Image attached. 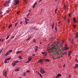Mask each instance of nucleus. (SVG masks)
<instances>
[{
    "instance_id": "obj_1",
    "label": "nucleus",
    "mask_w": 78,
    "mask_h": 78,
    "mask_svg": "<svg viewBox=\"0 0 78 78\" xmlns=\"http://www.w3.org/2000/svg\"><path fill=\"white\" fill-rule=\"evenodd\" d=\"M59 48V47L58 46V45H56V46L55 47H52L51 48V50L52 51L55 50V51L58 52V51H61V50Z\"/></svg>"
},
{
    "instance_id": "obj_2",
    "label": "nucleus",
    "mask_w": 78,
    "mask_h": 78,
    "mask_svg": "<svg viewBox=\"0 0 78 78\" xmlns=\"http://www.w3.org/2000/svg\"><path fill=\"white\" fill-rule=\"evenodd\" d=\"M14 5L15 6L16 5H17L19 4V0H14Z\"/></svg>"
},
{
    "instance_id": "obj_3",
    "label": "nucleus",
    "mask_w": 78,
    "mask_h": 78,
    "mask_svg": "<svg viewBox=\"0 0 78 78\" xmlns=\"http://www.w3.org/2000/svg\"><path fill=\"white\" fill-rule=\"evenodd\" d=\"M9 3H10V1L5 2V3L4 4V6H5V7H6V5H7V4H9Z\"/></svg>"
},
{
    "instance_id": "obj_4",
    "label": "nucleus",
    "mask_w": 78,
    "mask_h": 78,
    "mask_svg": "<svg viewBox=\"0 0 78 78\" xmlns=\"http://www.w3.org/2000/svg\"><path fill=\"white\" fill-rule=\"evenodd\" d=\"M40 72H41L42 74H44L45 73V71H44V69L41 68L40 69Z\"/></svg>"
},
{
    "instance_id": "obj_5",
    "label": "nucleus",
    "mask_w": 78,
    "mask_h": 78,
    "mask_svg": "<svg viewBox=\"0 0 78 78\" xmlns=\"http://www.w3.org/2000/svg\"><path fill=\"white\" fill-rule=\"evenodd\" d=\"M3 75H4V76L6 77V75H7V73L6 71H4L3 72Z\"/></svg>"
},
{
    "instance_id": "obj_6",
    "label": "nucleus",
    "mask_w": 78,
    "mask_h": 78,
    "mask_svg": "<svg viewBox=\"0 0 78 78\" xmlns=\"http://www.w3.org/2000/svg\"><path fill=\"white\" fill-rule=\"evenodd\" d=\"M43 62H44V61H43V60L42 59H41L38 61V62H40V63H43Z\"/></svg>"
},
{
    "instance_id": "obj_7",
    "label": "nucleus",
    "mask_w": 78,
    "mask_h": 78,
    "mask_svg": "<svg viewBox=\"0 0 78 78\" xmlns=\"http://www.w3.org/2000/svg\"><path fill=\"white\" fill-rule=\"evenodd\" d=\"M22 51H17L16 52V55H18V54H19L20 53H21Z\"/></svg>"
},
{
    "instance_id": "obj_8",
    "label": "nucleus",
    "mask_w": 78,
    "mask_h": 78,
    "mask_svg": "<svg viewBox=\"0 0 78 78\" xmlns=\"http://www.w3.org/2000/svg\"><path fill=\"white\" fill-rule=\"evenodd\" d=\"M12 65L13 66H16V63L15 62V61H14V62H12Z\"/></svg>"
},
{
    "instance_id": "obj_9",
    "label": "nucleus",
    "mask_w": 78,
    "mask_h": 78,
    "mask_svg": "<svg viewBox=\"0 0 78 78\" xmlns=\"http://www.w3.org/2000/svg\"><path fill=\"white\" fill-rule=\"evenodd\" d=\"M28 21H29V19H27V20H25V23H26V24H27Z\"/></svg>"
},
{
    "instance_id": "obj_10",
    "label": "nucleus",
    "mask_w": 78,
    "mask_h": 78,
    "mask_svg": "<svg viewBox=\"0 0 78 78\" xmlns=\"http://www.w3.org/2000/svg\"><path fill=\"white\" fill-rule=\"evenodd\" d=\"M67 49H68V48H67V47L66 46L65 47V48H63V50H67Z\"/></svg>"
},
{
    "instance_id": "obj_11",
    "label": "nucleus",
    "mask_w": 78,
    "mask_h": 78,
    "mask_svg": "<svg viewBox=\"0 0 78 78\" xmlns=\"http://www.w3.org/2000/svg\"><path fill=\"white\" fill-rule=\"evenodd\" d=\"M45 62H50V60L48 59H46L44 60Z\"/></svg>"
},
{
    "instance_id": "obj_12",
    "label": "nucleus",
    "mask_w": 78,
    "mask_h": 78,
    "mask_svg": "<svg viewBox=\"0 0 78 78\" xmlns=\"http://www.w3.org/2000/svg\"><path fill=\"white\" fill-rule=\"evenodd\" d=\"M32 58V57L31 56H29L28 57V60H30V61H31V58Z\"/></svg>"
},
{
    "instance_id": "obj_13",
    "label": "nucleus",
    "mask_w": 78,
    "mask_h": 78,
    "mask_svg": "<svg viewBox=\"0 0 78 78\" xmlns=\"http://www.w3.org/2000/svg\"><path fill=\"white\" fill-rule=\"evenodd\" d=\"M37 4V2H36L34 5L33 6V8H34V7H35V6H36V5Z\"/></svg>"
},
{
    "instance_id": "obj_14",
    "label": "nucleus",
    "mask_w": 78,
    "mask_h": 78,
    "mask_svg": "<svg viewBox=\"0 0 78 78\" xmlns=\"http://www.w3.org/2000/svg\"><path fill=\"white\" fill-rule=\"evenodd\" d=\"M57 76L59 78V76H61V74H60V73H59L58 74Z\"/></svg>"
},
{
    "instance_id": "obj_15",
    "label": "nucleus",
    "mask_w": 78,
    "mask_h": 78,
    "mask_svg": "<svg viewBox=\"0 0 78 78\" xmlns=\"http://www.w3.org/2000/svg\"><path fill=\"white\" fill-rule=\"evenodd\" d=\"M20 70L19 69H16L15 70V71L16 72H19V71Z\"/></svg>"
},
{
    "instance_id": "obj_16",
    "label": "nucleus",
    "mask_w": 78,
    "mask_h": 78,
    "mask_svg": "<svg viewBox=\"0 0 78 78\" xmlns=\"http://www.w3.org/2000/svg\"><path fill=\"white\" fill-rule=\"evenodd\" d=\"M11 58V57H10L9 58H8L7 59H5V60H7V61H9V60H10V59Z\"/></svg>"
},
{
    "instance_id": "obj_17",
    "label": "nucleus",
    "mask_w": 78,
    "mask_h": 78,
    "mask_svg": "<svg viewBox=\"0 0 78 78\" xmlns=\"http://www.w3.org/2000/svg\"><path fill=\"white\" fill-rule=\"evenodd\" d=\"M72 12H71L69 14V17H71V16H72Z\"/></svg>"
},
{
    "instance_id": "obj_18",
    "label": "nucleus",
    "mask_w": 78,
    "mask_h": 78,
    "mask_svg": "<svg viewBox=\"0 0 78 78\" xmlns=\"http://www.w3.org/2000/svg\"><path fill=\"white\" fill-rule=\"evenodd\" d=\"M74 22L75 23L76 22V19H75V18H74L73 19Z\"/></svg>"
},
{
    "instance_id": "obj_19",
    "label": "nucleus",
    "mask_w": 78,
    "mask_h": 78,
    "mask_svg": "<svg viewBox=\"0 0 78 78\" xmlns=\"http://www.w3.org/2000/svg\"><path fill=\"white\" fill-rule=\"evenodd\" d=\"M12 27V24H11L9 26V28H11Z\"/></svg>"
},
{
    "instance_id": "obj_20",
    "label": "nucleus",
    "mask_w": 78,
    "mask_h": 78,
    "mask_svg": "<svg viewBox=\"0 0 78 78\" xmlns=\"http://www.w3.org/2000/svg\"><path fill=\"white\" fill-rule=\"evenodd\" d=\"M55 31L56 32L57 31V27L55 26Z\"/></svg>"
},
{
    "instance_id": "obj_21",
    "label": "nucleus",
    "mask_w": 78,
    "mask_h": 78,
    "mask_svg": "<svg viewBox=\"0 0 78 78\" xmlns=\"http://www.w3.org/2000/svg\"><path fill=\"white\" fill-rule=\"evenodd\" d=\"M38 74L39 75H40V76H41V77H42V76L41 75V73H38Z\"/></svg>"
},
{
    "instance_id": "obj_22",
    "label": "nucleus",
    "mask_w": 78,
    "mask_h": 78,
    "mask_svg": "<svg viewBox=\"0 0 78 78\" xmlns=\"http://www.w3.org/2000/svg\"><path fill=\"white\" fill-rule=\"evenodd\" d=\"M70 42L72 43V44H73V39H72V41H71Z\"/></svg>"
},
{
    "instance_id": "obj_23",
    "label": "nucleus",
    "mask_w": 78,
    "mask_h": 78,
    "mask_svg": "<svg viewBox=\"0 0 78 78\" xmlns=\"http://www.w3.org/2000/svg\"><path fill=\"white\" fill-rule=\"evenodd\" d=\"M57 10H58V9H56L55 10V14H56V12L57 11Z\"/></svg>"
},
{
    "instance_id": "obj_24",
    "label": "nucleus",
    "mask_w": 78,
    "mask_h": 78,
    "mask_svg": "<svg viewBox=\"0 0 78 78\" xmlns=\"http://www.w3.org/2000/svg\"><path fill=\"white\" fill-rule=\"evenodd\" d=\"M19 62V61H18L17 60L15 62V63H18V62Z\"/></svg>"
},
{
    "instance_id": "obj_25",
    "label": "nucleus",
    "mask_w": 78,
    "mask_h": 78,
    "mask_svg": "<svg viewBox=\"0 0 78 78\" xmlns=\"http://www.w3.org/2000/svg\"><path fill=\"white\" fill-rule=\"evenodd\" d=\"M20 59H22V57L21 56H20L18 57Z\"/></svg>"
},
{
    "instance_id": "obj_26",
    "label": "nucleus",
    "mask_w": 78,
    "mask_h": 78,
    "mask_svg": "<svg viewBox=\"0 0 78 78\" xmlns=\"http://www.w3.org/2000/svg\"><path fill=\"white\" fill-rule=\"evenodd\" d=\"M57 44H58V45H60V44L59 43H60L59 42L57 41Z\"/></svg>"
},
{
    "instance_id": "obj_27",
    "label": "nucleus",
    "mask_w": 78,
    "mask_h": 78,
    "mask_svg": "<svg viewBox=\"0 0 78 78\" xmlns=\"http://www.w3.org/2000/svg\"><path fill=\"white\" fill-rule=\"evenodd\" d=\"M70 55H71V52H69V56H70Z\"/></svg>"
},
{
    "instance_id": "obj_28",
    "label": "nucleus",
    "mask_w": 78,
    "mask_h": 78,
    "mask_svg": "<svg viewBox=\"0 0 78 78\" xmlns=\"http://www.w3.org/2000/svg\"><path fill=\"white\" fill-rule=\"evenodd\" d=\"M18 24V23H15V27H16V26H17V25Z\"/></svg>"
},
{
    "instance_id": "obj_29",
    "label": "nucleus",
    "mask_w": 78,
    "mask_h": 78,
    "mask_svg": "<svg viewBox=\"0 0 78 78\" xmlns=\"http://www.w3.org/2000/svg\"><path fill=\"white\" fill-rule=\"evenodd\" d=\"M26 73H30V70H28L27 71H26Z\"/></svg>"
},
{
    "instance_id": "obj_30",
    "label": "nucleus",
    "mask_w": 78,
    "mask_h": 78,
    "mask_svg": "<svg viewBox=\"0 0 78 78\" xmlns=\"http://www.w3.org/2000/svg\"><path fill=\"white\" fill-rule=\"evenodd\" d=\"M78 33H77L76 35V37H78Z\"/></svg>"
},
{
    "instance_id": "obj_31",
    "label": "nucleus",
    "mask_w": 78,
    "mask_h": 78,
    "mask_svg": "<svg viewBox=\"0 0 78 78\" xmlns=\"http://www.w3.org/2000/svg\"><path fill=\"white\" fill-rule=\"evenodd\" d=\"M66 5H64V9H66Z\"/></svg>"
},
{
    "instance_id": "obj_32",
    "label": "nucleus",
    "mask_w": 78,
    "mask_h": 78,
    "mask_svg": "<svg viewBox=\"0 0 78 78\" xmlns=\"http://www.w3.org/2000/svg\"><path fill=\"white\" fill-rule=\"evenodd\" d=\"M9 53H11L12 51V50H11L9 51Z\"/></svg>"
},
{
    "instance_id": "obj_33",
    "label": "nucleus",
    "mask_w": 78,
    "mask_h": 78,
    "mask_svg": "<svg viewBox=\"0 0 78 78\" xmlns=\"http://www.w3.org/2000/svg\"><path fill=\"white\" fill-rule=\"evenodd\" d=\"M9 35H8V36H7V37L6 38V40H7V39H8V38H9Z\"/></svg>"
},
{
    "instance_id": "obj_34",
    "label": "nucleus",
    "mask_w": 78,
    "mask_h": 78,
    "mask_svg": "<svg viewBox=\"0 0 78 78\" xmlns=\"http://www.w3.org/2000/svg\"><path fill=\"white\" fill-rule=\"evenodd\" d=\"M73 27H74V28H76V26H75L74 25H73Z\"/></svg>"
},
{
    "instance_id": "obj_35",
    "label": "nucleus",
    "mask_w": 78,
    "mask_h": 78,
    "mask_svg": "<svg viewBox=\"0 0 78 78\" xmlns=\"http://www.w3.org/2000/svg\"><path fill=\"white\" fill-rule=\"evenodd\" d=\"M30 60H29L26 62V63H28V62H30Z\"/></svg>"
},
{
    "instance_id": "obj_36",
    "label": "nucleus",
    "mask_w": 78,
    "mask_h": 78,
    "mask_svg": "<svg viewBox=\"0 0 78 78\" xmlns=\"http://www.w3.org/2000/svg\"><path fill=\"white\" fill-rule=\"evenodd\" d=\"M25 74H26V72H24L23 73V75L24 76H25Z\"/></svg>"
},
{
    "instance_id": "obj_37",
    "label": "nucleus",
    "mask_w": 78,
    "mask_h": 78,
    "mask_svg": "<svg viewBox=\"0 0 78 78\" xmlns=\"http://www.w3.org/2000/svg\"><path fill=\"white\" fill-rule=\"evenodd\" d=\"M6 61H7L6 60H5V61H4L5 63H7V62Z\"/></svg>"
},
{
    "instance_id": "obj_38",
    "label": "nucleus",
    "mask_w": 78,
    "mask_h": 78,
    "mask_svg": "<svg viewBox=\"0 0 78 78\" xmlns=\"http://www.w3.org/2000/svg\"><path fill=\"white\" fill-rule=\"evenodd\" d=\"M20 12V11H17V12H16V14H19V13Z\"/></svg>"
},
{
    "instance_id": "obj_39",
    "label": "nucleus",
    "mask_w": 78,
    "mask_h": 78,
    "mask_svg": "<svg viewBox=\"0 0 78 78\" xmlns=\"http://www.w3.org/2000/svg\"><path fill=\"white\" fill-rule=\"evenodd\" d=\"M34 49H35V51H37L38 50L37 48H34Z\"/></svg>"
},
{
    "instance_id": "obj_40",
    "label": "nucleus",
    "mask_w": 78,
    "mask_h": 78,
    "mask_svg": "<svg viewBox=\"0 0 78 78\" xmlns=\"http://www.w3.org/2000/svg\"><path fill=\"white\" fill-rule=\"evenodd\" d=\"M30 13H29L28 14H27V16H29V15H30Z\"/></svg>"
},
{
    "instance_id": "obj_41",
    "label": "nucleus",
    "mask_w": 78,
    "mask_h": 78,
    "mask_svg": "<svg viewBox=\"0 0 78 78\" xmlns=\"http://www.w3.org/2000/svg\"><path fill=\"white\" fill-rule=\"evenodd\" d=\"M9 11V9L7 10L6 11V12H7V13H8L9 12V11Z\"/></svg>"
},
{
    "instance_id": "obj_42",
    "label": "nucleus",
    "mask_w": 78,
    "mask_h": 78,
    "mask_svg": "<svg viewBox=\"0 0 78 78\" xmlns=\"http://www.w3.org/2000/svg\"><path fill=\"white\" fill-rule=\"evenodd\" d=\"M33 42H36V39H34L33 40Z\"/></svg>"
},
{
    "instance_id": "obj_43",
    "label": "nucleus",
    "mask_w": 78,
    "mask_h": 78,
    "mask_svg": "<svg viewBox=\"0 0 78 78\" xmlns=\"http://www.w3.org/2000/svg\"><path fill=\"white\" fill-rule=\"evenodd\" d=\"M54 25H55V23H53V24H52V27H54Z\"/></svg>"
},
{
    "instance_id": "obj_44",
    "label": "nucleus",
    "mask_w": 78,
    "mask_h": 78,
    "mask_svg": "<svg viewBox=\"0 0 78 78\" xmlns=\"http://www.w3.org/2000/svg\"><path fill=\"white\" fill-rule=\"evenodd\" d=\"M68 23H70V20H69V19H68Z\"/></svg>"
},
{
    "instance_id": "obj_45",
    "label": "nucleus",
    "mask_w": 78,
    "mask_h": 78,
    "mask_svg": "<svg viewBox=\"0 0 78 78\" xmlns=\"http://www.w3.org/2000/svg\"><path fill=\"white\" fill-rule=\"evenodd\" d=\"M76 67H76V66H75V67L74 68V69H76Z\"/></svg>"
},
{
    "instance_id": "obj_46",
    "label": "nucleus",
    "mask_w": 78,
    "mask_h": 78,
    "mask_svg": "<svg viewBox=\"0 0 78 78\" xmlns=\"http://www.w3.org/2000/svg\"><path fill=\"white\" fill-rule=\"evenodd\" d=\"M71 76H70V75H69V76L68 77V78H71Z\"/></svg>"
},
{
    "instance_id": "obj_47",
    "label": "nucleus",
    "mask_w": 78,
    "mask_h": 78,
    "mask_svg": "<svg viewBox=\"0 0 78 78\" xmlns=\"http://www.w3.org/2000/svg\"><path fill=\"white\" fill-rule=\"evenodd\" d=\"M9 53L10 52H9V51H8L6 53V54L8 55L9 54Z\"/></svg>"
},
{
    "instance_id": "obj_48",
    "label": "nucleus",
    "mask_w": 78,
    "mask_h": 78,
    "mask_svg": "<svg viewBox=\"0 0 78 78\" xmlns=\"http://www.w3.org/2000/svg\"><path fill=\"white\" fill-rule=\"evenodd\" d=\"M2 13H3V12H0V15H1V14H2Z\"/></svg>"
},
{
    "instance_id": "obj_49",
    "label": "nucleus",
    "mask_w": 78,
    "mask_h": 78,
    "mask_svg": "<svg viewBox=\"0 0 78 78\" xmlns=\"http://www.w3.org/2000/svg\"><path fill=\"white\" fill-rule=\"evenodd\" d=\"M75 65L77 67H78V64H76Z\"/></svg>"
},
{
    "instance_id": "obj_50",
    "label": "nucleus",
    "mask_w": 78,
    "mask_h": 78,
    "mask_svg": "<svg viewBox=\"0 0 78 78\" xmlns=\"http://www.w3.org/2000/svg\"><path fill=\"white\" fill-rule=\"evenodd\" d=\"M42 54L43 55H44V54H45V52H41Z\"/></svg>"
},
{
    "instance_id": "obj_51",
    "label": "nucleus",
    "mask_w": 78,
    "mask_h": 78,
    "mask_svg": "<svg viewBox=\"0 0 78 78\" xmlns=\"http://www.w3.org/2000/svg\"><path fill=\"white\" fill-rule=\"evenodd\" d=\"M14 36H13L12 37H11V39H14Z\"/></svg>"
},
{
    "instance_id": "obj_52",
    "label": "nucleus",
    "mask_w": 78,
    "mask_h": 78,
    "mask_svg": "<svg viewBox=\"0 0 78 78\" xmlns=\"http://www.w3.org/2000/svg\"><path fill=\"white\" fill-rule=\"evenodd\" d=\"M30 39V37L28 39H27L26 40L27 41H28V40H29V39Z\"/></svg>"
},
{
    "instance_id": "obj_53",
    "label": "nucleus",
    "mask_w": 78,
    "mask_h": 78,
    "mask_svg": "<svg viewBox=\"0 0 78 78\" xmlns=\"http://www.w3.org/2000/svg\"><path fill=\"white\" fill-rule=\"evenodd\" d=\"M35 48H38V47L36 46L35 47Z\"/></svg>"
},
{
    "instance_id": "obj_54",
    "label": "nucleus",
    "mask_w": 78,
    "mask_h": 78,
    "mask_svg": "<svg viewBox=\"0 0 78 78\" xmlns=\"http://www.w3.org/2000/svg\"><path fill=\"white\" fill-rule=\"evenodd\" d=\"M22 21H21L20 23V24H22Z\"/></svg>"
},
{
    "instance_id": "obj_55",
    "label": "nucleus",
    "mask_w": 78,
    "mask_h": 78,
    "mask_svg": "<svg viewBox=\"0 0 78 78\" xmlns=\"http://www.w3.org/2000/svg\"><path fill=\"white\" fill-rule=\"evenodd\" d=\"M25 20H27V19H27V18H26V17H25Z\"/></svg>"
},
{
    "instance_id": "obj_56",
    "label": "nucleus",
    "mask_w": 78,
    "mask_h": 78,
    "mask_svg": "<svg viewBox=\"0 0 78 78\" xmlns=\"http://www.w3.org/2000/svg\"><path fill=\"white\" fill-rule=\"evenodd\" d=\"M66 16H64V20H66Z\"/></svg>"
},
{
    "instance_id": "obj_57",
    "label": "nucleus",
    "mask_w": 78,
    "mask_h": 78,
    "mask_svg": "<svg viewBox=\"0 0 78 78\" xmlns=\"http://www.w3.org/2000/svg\"><path fill=\"white\" fill-rule=\"evenodd\" d=\"M8 55L7 54V53H6V54L5 55V56H7V55Z\"/></svg>"
},
{
    "instance_id": "obj_58",
    "label": "nucleus",
    "mask_w": 78,
    "mask_h": 78,
    "mask_svg": "<svg viewBox=\"0 0 78 78\" xmlns=\"http://www.w3.org/2000/svg\"><path fill=\"white\" fill-rule=\"evenodd\" d=\"M32 55L33 56H35V54H34Z\"/></svg>"
},
{
    "instance_id": "obj_59",
    "label": "nucleus",
    "mask_w": 78,
    "mask_h": 78,
    "mask_svg": "<svg viewBox=\"0 0 78 78\" xmlns=\"http://www.w3.org/2000/svg\"><path fill=\"white\" fill-rule=\"evenodd\" d=\"M76 61L77 62H78V60L77 59H76Z\"/></svg>"
},
{
    "instance_id": "obj_60",
    "label": "nucleus",
    "mask_w": 78,
    "mask_h": 78,
    "mask_svg": "<svg viewBox=\"0 0 78 78\" xmlns=\"http://www.w3.org/2000/svg\"><path fill=\"white\" fill-rule=\"evenodd\" d=\"M65 64H64V65L63 66V67H65Z\"/></svg>"
},
{
    "instance_id": "obj_61",
    "label": "nucleus",
    "mask_w": 78,
    "mask_h": 78,
    "mask_svg": "<svg viewBox=\"0 0 78 78\" xmlns=\"http://www.w3.org/2000/svg\"><path fill=\"white\" fill-rule=\"evenodd\" d=\"M60 23H61V21H59L58 22V23H59V24Z\"/></svg>"
},
{
    "instance_id": "obj_62",
    "label": "nucleus",
    "mask_w": 78,
    "mask_h": 78,
    "mask_svg": "<svg viewBox=\"0 0 78 78\" xmlns=\"http://www.w3.org/2000/svg\"><path fill=\"white\" fill-rule=\"evenodd\" d=\"M3 40H4L3 39H2V42H3Z\"/></svg>"
},
{
    "instance_id": "obj_63",
    "label": "nucleus",
    "mask_w": 78,
    "mask_h": 78,
    "mask_svg": "<svg viewBox=\"0 0 78 78\" xmlns=\"http://www.w3.org/2000/svg\"><path fill=\"white\" fill-rule=\"evenodd\" d=\"M52 29H53L54 28V26H52Z\"/></svg>"
},
{
    "instance_id": "obj_64",
    "label": "nucleus",
    "mask_w": 78,
    "mask_h": 78,
    "mask_svg": "<svg viewBox=\"0 0 78 78\" xmlns=\"http://www.w3.org/2000/svg\"><path fill=\"white\" fill-rule=\"evenodd\" d=\"M38 30V29H35V30Z\"/></svg>"
}]
</instances>
